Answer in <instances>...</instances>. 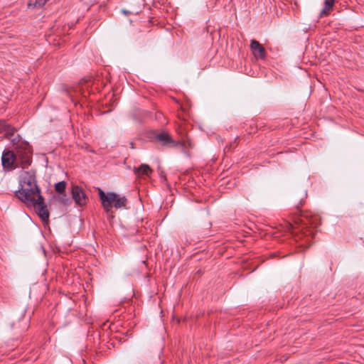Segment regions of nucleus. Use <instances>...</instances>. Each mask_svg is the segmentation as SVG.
Returning a JSON list of instances; mask_svg holds the SVG:
<instances>
[{
  "mask_svg": "<svg viewBox=\"0 0 364 364\" xmlns=\"http://www.w3.org/2000/svg\"><path fill=\"white\" fill-rule=\"evenodd\" d=\"M19 186L20 189L16 192L17 198L28 206L34 207L43 222L48 221L49 212L37 185L36 172L33 171L22 172L19 177Z\"/></svg>",
  "mask_w": 364,
  "mask_h": 364,
  "instance_id": "nucleus-1",
  "label": "nucleus"
},
{
  "mask_svg": "<svg viewBox=\"0 0 364 364\" xmlns=\"http://www.w3.org/2000/svg\"><path fill=\"white\" fill-rule=\"evenodd\" d=\"M98 193L102 202V205L107 213H112V209L126 208L127 199L125 196H119L114 192L105 193L102 189H98Z\"/></svg>",
  "mask_w": 364,
  "mask_h": 364,
  "instance_id": "nucleus-2",
  "label": "nucleus"
},
{
  "mask_svg": "<svg viewBox=\"0 0 364 364\" xmlns=\"http://www.w3.org/2000/svg\"><path fill=\"white\" fill-rule=\"evenodd\" d=\"M16 156V160L18 162L20 166L25 168L26 166L30 165L31 162V149L28 142L18 143L16 148H15Z\"/></svg>",
  "mask_w": 364,
  "mask_h": 364,
  "instance_id": "nucleus-3",
  "label": "nucleus"
},
{
  "mask_svg": "<svg viewBox=\"0 0 364 364\" xmlns=\"http://www.w3.org/2000/svg\"><path fill=\"white\" fill-rule=\"evenodd\" d=\"M2 165L4 168H16L20 166L16 160V156L13 151H4L1 156Z\"/></svg>",
  "mask_w": 364,
  "mask_h": 364,
  "instance_id": "nucleus-4",
  "label": "nucleus"
},
{
  "mask_svg": "<svg viewBox=\"0 0 364 364\" xmlns=\"http://www.w3.org/2000/svg\"><path fill=\"white\" fill-rule=\"evenodd\" d=\"M156 139L159 141L163 145L170 144L172 147H178V144L186 146L183 142H176L171 136L166 132H161L156 135Z\"/></svg>",
  "mask_w": 364,
  "mask_h": 364,
  "instance_id": "nucleus-5",
  "label": "nucleus"
},
{
  "mask_svg": "<svg viewBox=\"0 0 364 364\" xmlns=\"http://www.w3.org/2000/svg\"><path fill=\"white\" fill-rule=\"evenodd\" d=\"M73 198L76 204L79 205H85L87 197L83 191L78 186H73L72 189Z\"/></svg>",
  "mask_w": 364,
  "mask_h": 364,
  "instance_id": "nucleus-6",
  "label": "nucleus"
},
{
  "mask_svg": "<svg viewBox=\"0 0 364 364\" xmlns=\"http://www.w3.org/2000/svg\"><path fill=\"white\" fill-rule=\"evenodd\" d=\"M250 48L253 52V55L257 58L263 59L266 55V51L264 47L256 40H252Z\"/></svg>",
  "mask_w": 364,
  "mask_h": 364,
  "instance_id": "nucleus-7",
  "label": "nucleus"
},
{
  "mask_svg": "<svg viewBox=\"0 0 364 364\" xmlns=\"http://www.w3.org/2000/svg\"><path fill=\"white\" fill-rule=\"evenodd\" d=\"M134 171L138 176L145 175L149 176L152 172V169L147 164H141L139 167H134Z\"/></svg>",
  "mask_w": 364,
  "mask_h": 364,
  "instance_id": "nucleus-8",
  "label": "nucleus"
},
{
  "mask_svg": "<svg viewBox=\"0 0 364 364\" xmlns=\"http://www.w3.org/2000/svg\"><path fill=\"white\" fill-rule=\"evenodd\" d=\"M15 326H16V328H19L21 331H23L28 328V320L24 316H22L21 318L18 321V323L13 322L11 324V328L12 329L15 328Z\"/></svg>",
  "mask_w": 364,
  "mask_h": 364,
  "instance_id": "nucleus-9",
  "label": "nucleus"
},
{
  "mask_svg": "<svg viewBox=\"0 0 364 364\" xmlns=\"http://www.w3.org/2000/svg\"><path fill=\"white\" fill-rule=\"evenodd\" d=\"M335 3V0H325L324 1V6L321 11L320 16H327L329 14V11L333 6Z\"/></svg>",
  "mask_w": 364,
  "mask_h": 364,
  "instance_id": "nucleus-10",
  "label": "nucleus"
},
{
  "mask_svg": "<svg viewBox=\"0 0 364 364\" xmlns=\"http://www.w3.org/2000/svg\"><path fill=\"white\" fill-rule=\"evenodd\" d=\"M177 142H183L186 144V146H183V144H178V146L182 147L184 150L187 149H193L194 147L193 143L188 136H182Z\"/></svg>",
  "mask_w": 364,
  "mask_h": 364,
  "instance_id": "nucleus-11",
  "label": "nucleus"
},
{
  "mask_svg": "<svg viewBox=\"0 0 364 364\" xmlns=\"http://www.w3.org/2000/svg\"><path fill=\"white\" fill-rule=\"evenodd\" d=\"M2 129L5 132V134L7 135L8 136H13L16 132L15 128L11 127L10 125H8V124H4L2 126Z\"/></svg>",
  "mask_w": 364,
  "mask_h": 364,
  "instance_id": "nucleus-12",
  "label": "nucleus"
},
{
  "mask_svg": "<svg viewBox=\"0 0 364 364\" xmlns=\"http://www.w3.org/2000/svg\"><path fill=\"white\" fill-rule=\"evenodd\" d=\"M65 186H66V183L65 181H60V182L57 183L55 185V189L57 192L61 193L64 192V191L65 189Z\"/></svg>",
  "mask_w": 364,
  "mask_h": 364,
  "instance_id": "nucleus-13",
  "label": "nucleus"
},
{
  "mask_svg": "<svg viewBox=\"0 0 364 364\" xmlns=\"http://www.w3.org/2000/svg\"><path fill=\"white\" fill-rule=\"evenodd\" d=\"M11 141L14 146V149L16 148L17 145H18V143H26V142L25 141H22L18 135L12 138Z\"/></svg>",
  "mask_w": 364,
  "mask_h": 364,
  "instance_id": "nucleus-14",
  "label": "nucleus"
},
{
  "mask_svg": "<svg viewBox=\"0 0 364 364\" xmlns=\"http://www.w3.org/2000/svg\"><path fill=\"white\" fill-rule=\"evenodd\" d=\"M48 0H36L35 5L43 6Z\"/></svg>",
  "mask_w": 364,
  "mask_h": 364,
  "instance_id": "nucleus-15",
  "label": "nucleus"
},
{
  "mask_svg": "<svg viewBox=\"0 0 364 364\" xmlns=\"http://www.w3.org/2000/svg\"><path fill=\"white\" fill-rule=\"evenodd\" d=\"M122 13L124 14H137L139 13V11H127L125 9H123Z\"/></svg>",
  "mask_w": 364,
  "mask_h": 364,
  "instance_id": "nucleus-16",
  "label": "nucleus"
}]
</instances>
